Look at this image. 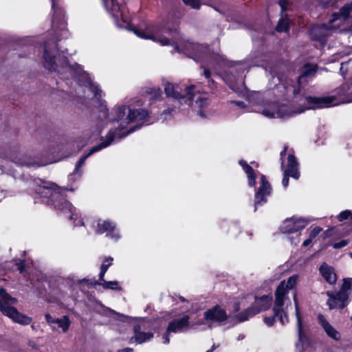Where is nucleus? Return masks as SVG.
I'll list each match as a JSON object with an SVG mask.
<instances>
[{
  "label": "nucleus",
  "instance_id": "f257e3e1",
  "mask_svg": "<svg viewBox=\"0 0 352 352\" xmlns=\"http://www.w3.org/2000/svg\"><path fill=\"white\" fill-rule=\"evenodd\" d=\"M52 26L56 38H49L44 43L42 61L43 67L51 72H56L59 80H65L67 85H73L75 82L77 85L76 94L78 97H82V93L86 94L87 92H91L93 98L100 103L98 120L96 122L98 133L109 122H115L114 126L101 139V143L92 147L77 162L74 172L68 177L69 181L74 182L81 177V168L89 156L108 147L113 141L125 138L142 125L148 124L149 116L148 111L137 109L130 102L129 104L116 105L112 109L113 115L111 116L107 106L101 102L104 94L99 85L92 81L89 74L80 65H70L64 52L62 54L59 52L57 41L60 40V36L66 38L68 34L65 12H52Z\"/></svg>",
  "mask_w": 352,
  "mask_h": 352
},
{
  "label": "nucleus",
  "instance_id": "f03ea898",
  "mask_svg": "<svg viewBox=\"0 0 352 352\" xmlns=\"http://www.w3.org/2000/svg\"><path fill=\"white\" fill-rule=\"evenodd\" d=\"M103 6L120 28L133 32L137 36L151 40L162 46H171V53L182 54L197 62H206L215 69L225 61L218 52H210L206 46L186 39L176 25L172 28L160 24L149 23L144 27H133L124 15L123 8L117 0H102Z\"/></svg>",
  "mask_w": 352,
  "mask_h": 352
},
{
  "label": "nucleus",
  "instance_id": "7ed1b4c3",
  "mask_svg": "<svg viewBox=\"0 0 352 352\" xmlns=\"http://www.w3.org/2000/svg\"><path fill=\"white\" fill-rule=\"evenodd\" d=\"M164 91L167 97L173 100V107L164 110L165 115H170L186 109L185 106L190 107L201 118H208L212 114L209 102L204 95L199 94L196 86L186 84L166 82Z\"/></svg>",
  "mask_w": 352,
  "mask_h": 352
},
{
  "label": "nucleus",
  "instance_id": "20e7f679",
  "mask_svg": "<svg viewBox=\"0 0 352 352\" xmlns=\"http://www.w3.org/2000/svg\"><path fill=\"white\" fill-rule=\"evenodd\" d=\"M63 189L55 184L46 185L44 184L36 190V192L43 198L47 199V202L54 206V208L60 210L63 214L73 221L74 226H84L85 221L80 212L68 202L62 194Z\"/></svg>",
  "mask_w": 352,
  "mask_h": 352
},
{
  "label": "nucleus",
  "instance_id": "39448f33",
  "mask_svg": "<svg viewBox=\"0 0 352 352\" xmlns=\"http://www.w3.org/2000/svg\"><path fill=\"white\" fill-rule=\"evenodd\" d=\"M298 280V275H293L286 282L282 281L276 290L274 309L277 316L280 315V321L283 324L288 322L286 309L292 305L288 296L289 291L296 286Z\"/></svg>",
  "mask_w": 352,
  "mask_h": 352
},
{
  "label": "nucleus",
  "instance_id": "423d86ee",
  "mask_svg": "<svg viewBox=\"0 0 352 352\" xmlns=\"http://www.w3.org/2000/svg\"><path fill=\"white\" fill-rule=\"evenodd\" d=\"M17 300L10 296L3 289H0V311L2 314L14 322L22 325H28L31 323L32 318L20 313L12 305L16 304Z\"/></svg>",
  "mask_w": 352,
  "mask_h": 352
},
{
  "label": "nucleus",
  "instance_id": "0eeeda50",
  "mask_svg": "<svg viewBox=\"0 0 352 352\" xmlns=\"http://www.w3.org/2000/svg\"><path fill=\"white\" fill-rule=\"evenodd\" d=\"M329 24L333 32L350 31L352 29V2L345 4L332 14Z\"/></svg>",
  "mask_w": 352,
  "mask_h": 352
},
{
  "label": "nucleus",
  "instance_id": "6e6552de",
  "mask_svg": "<svg viewBox=\"0 0 352 352\" xmlns=\"http://www.w3.org/2000/svg\"><path fill=\"white\" fill-rule=\"evenodd\" d=\"M351 283V278L344 279L342 287L338 293L334 294L331 292H327V295L329 298L327 301L329 309H342L346 305Z\"/></svg>",
  "mask_w": 352,
  "mask_h": 352
},
{
  "label": "nucleus",
  "instance_id": "1a4fd4ad",
  "mask_svg": "<svg viewBox=\"0 0 352 352\" xmlns=\"http://www.w3.org/2000/svg\"><path fill=\"white\" fill-rule=\"evenodd\" d=\"M310 219L305 217H292L285 220L280 226V230L283 233H294L296 239L292 240L290 238L292 243L297 245L300 242V232L303 230L309 223Z\"/></svg>",
  "mask_w": 352,
  "mask_h": 352
},
{
  "label": "nucleus",
  "instance_id": "9d476101",
  "mask_svg": "<svg viewBox=\"0 0 352 352\" xmlns=\"http://www.w3.org/2000/svg\"><path fill=\"white\" fill-rule=\"evenodd\" d=\"M272 302V298L270 296L264 295L261 297H256L253 305L240 313L237 316V319L240 322L245 321L259 312L270 308Z\"/></svg>",
  "mask_w": 352,
  "mask_h": 352
},
{
  "label": "nucleus",
  "instance_id": "9b49d317",
  "mask_svg": "<svg viewBox=\"0 0 352 352\" xmlns=\"http://www.w3.org/2000/svg\"><path fill=\"white\" fill-rule=\"evenodd\" d=\"M191 328L190 317L187 315L179 319L169 322L166 332L162 336L163 343L167 344L170 342L171 333H180L188 331Z\"/></svg>",
  "mask_w": 352,
  "mask_h": 352
},
{
  "label": "nucleus",
  "instance_id": "f8f14e48",
  "mask_svg": "<svg viewBox=\"0 0 352 352\" xmlns=\"http://www.w3.org/2000/svg\"><path fill=\"white\" fill-rule=\"evenodd\" d=\"M96 232L100 234L106 233V236L114 241L121 238L120 230L116 228L115 223L109 220H99Z\"/></svg>",
  "mask_w": 352,
  "mask_h": 352
},
{
  "label": "nucleus",
  "instance_id": "ddd939ff",
  "mask_svg": "<svg viewBox=\"0 0 352 352\" xmlns=\"http://www.w3.org/2000/svg\"><path fill=\"white\" fill-rule=\"evenodd\" d=\"M45 318L53 331L65 333L67 332L71 325V320L67 316L60 318H54L50 314H45Z\"/></svg>",
  "mask_w": 352,
  "mask_h": 352
},
{
  "label": "nucleus",
  "instance_id": "4468645a",
  "mask_svg": "<svg viewBox=\"0 0 352 352\" xmlns=\"http://www.w3.org/2000/svg\"><path fill=\"white\" fill-rule=\"evenodd\" d=\"M271 193V186L264 175H261L260 186L255 194L254 208L256 210L259 206L265 204L267 197Z\"/></svg>",
  "mask_w": 352,
  "mask_h": 352
},
{
  "label": "nucleus",
  "instance_id": "2eb2a0df",
  "mask_svg": "<svg viewBox=\"0 0 352 352\" xmlns=\"http://www.w3.org/2000/svg\"><path fill=\"white\" fill-rule=\"evenodd\" d=\"M333 33L329 23L327 24L313 25L309 30V34L311 38L318 41L322 45L324 44L326 38L332 35Z\"/></svg>",
  "mask_w": 352,
  "mask_h": 352
},
{
  "label": "nucleus",
  "instance_id": "dca6fc26",
  "mask_svg": "<svg viewBox=\"0 0 352 352\" xmlns=\"http://www.w3.org/2000/svg\"><path fill=\"white\" fill-rule=\"evenodd\" d=\"M204 318L208 322H219L226 320L228 314L223 308L216 305L205 311Z\"/></svg>",
  "mask_w": 352,
  "mask_h": 352
},
{
  "label": "nucleus",
  "instance_id": "f3484780",
  "mask_svg": "<svg viewBox=\"0 0 352 352\" xmlns=\"http://www.w3.org/2000/svg\"><path fill=\"white\" fill-rule=\"evenodd\" d=\"M282 169L284 173L289 174L291 177L295 179H298L300 177L298 163L294 155L292 153L288 154L285 165H284L283 162H282Z\"/></svg>",
  "mask_w": 352,
  "mask_h": 352
},
{
  "label": "nucleus",
  "instance_id": "a211bd4d",
  "mask_svg": "<svg viewBox=\"0 0 352 352\" xmlns=\"http://www.w3.org/2000/svg\"><path fill=\"white\" fill-rule=\"evenodd\" d=\"M146 329V323L144 322L141 325H135L134 327V336L130 339L131 343L142 344L147 341H149L153 338V333L152 332H144L142 329Z\"/></svg>",
  "mask_w": 352,
  "mask_h": 352
},
{
  "label": "nucleus",
  "instance_id": "6ab92c4d",
  "mask_svg": "<svg viewBox=\"0 0 352 352\" xmlns=\"http://www.w3.org/2000/svg\"><path fill=\"white\" fill-rule=\"evenodd\" d=\"M318 322L320 324L322 327L323 329L326 332V333L332 339L335 340H338L340 338V333L338 331L335 329L324 318L322 315H319L318 316Z\"/></svg>",
  "mask_w": 352,
  "mask_h": 352
},
{
  "label": "nucleus",
  "instance_id": "aec40b11",
  "mask_svg": "<svg viewBox=\"0 0 352 352\" xmlns=\"http://www.w3.org/2000/svg\"><path fill=\"white\" fill-rule=\"evenodd\" d=\"M239 164L247 175L248 186L250 187H254L256 185V175L252 167L243 160H239Z\"/></svg>",
  "mask_w": 352,
  "mask_h": 352
},
{
  "label": "nucleus",
  "instance_id": "412c9836",
  "mask_svg": "<svg viewBox=\"0 0 352 352\" xmlns=\"http://www.w3.org/2000/svg\"><path fill=\"white\" fill-rule=\"evenodd\" d=\"M320 272L322 277L329 284H333L337 280L336 274L334 270L326 263H323L320 267Z\"/></svg>",
  "mask_w": 352,
  "mask_h": 352
},
{
  "label": "nucleus",
  "instance_id": "4be33fe9",
  "mask_svg": "<svg viewBox=\"0 0 352 352\" xmlns=\"http://www.w3.org/2000/svg\"><path fill=\"white\" fill-rule=\"evenodd\" d=\"M317 72V65L315 64H306L302 68L301 74L298 77V86L301 84V80L305 78L313 77Z\"/></svg>",
  "mask_w": 352,
  "mask_h": 352
},
{
  "label": "nucleus",
  "instance_id": "5701e85b",
  "mask_svg": "<svg viewBox=\"0 0 352 352\" xmlns=\"http://www.w3.org/2000/svg\"><path fill=\"white\" fill-rule=\"evenodd\" d=\"M293 298H294V305H295V314H296V320H297L298 337H299V339L302 340L305 337V334L303 332L302 322L301 315H300L299 307H298V302L296 300V293H294Z\"/></svg>",
  "mask_w": 352,
  "mask_h": 352
},
{
  "label": "nucleus",
  "instance_id": "b1692460",
  "mask_svg": "<svg viewBox=\"0 0 352 352\" xmlns=\"http://www.w3.org/2000/svg\"><path fill=\"white\" fill-rule=\"evenodd\" d=\"M340 102H352V90L347 94L346 98L341 95L339 96V99L335 96H329V107L337 105Z\"/></svg>",
  "mask_w": 352,
  "mask_h": 352
},
{
  "label": "nucleus",
  "instance_id": "393cba45",
  "mask_svg": "<svg viewBox=\"0 0 352 352\" xmlns=\"http://www.w3.org/2000/svg\"><path fill=\"white\" fill-rule=\"evenodd\" d=\"M113 258L111 256H106L103 258L101 267L100 272L99 274V280H103L105 273L108 270L109 267L113 265Z\"/></svg>",
  "mask_w": 352,
  "mask_h": 352
},
{
  "label": "nucleus",
  "instance_id": "a878e982",
  "mask_svg": "<svg viewBox=\"0 0 352 352\" xmlns=\"http://www.w3.org/2000/svg\"><path fill=\"white\" fill-rule=\"evenodd\" d=\"M341 75L345 78H352V60L342 63L340 65Z\"/></svg>",
  "mask_w": 352,
  "mask_h": 352
},
{
  "label": "nucleus",
  "instance_id": "bb28decb",
  "mask_svg": "<svg viewBox=\"0 0 352 352\" xmlns=\"http://www.w3.org/2000/svg\"><path fill=\"white\" fill-rule=\"evenodd\" d=\"M100 281L101 283L97 282L96 284L101 285L104 289H110L115 291H120L122 289L119 284V282L117 280L106 281L103 279V280Z\"/></svg>",
  "mask_w": 352,
  "mask_h": 352
},
{
  "label": "nucleus",
  "instance_id": "cd10ccee",
  "mask_svg": "<svg viewBox=\"0 0 352 352\" xmlns=\"http://www.w3.org/2000/svg\"><path fill=\"white\" fill-rule=\"evenodd\" d=\"M289 25V20L282 16L277 24L276 30L278 32H286L288 30Z\"/></svg>",
  "mask_w": 352,
  "mask_h": 352
},
{
  "label": "nucleus",
  "instance_id": "c85d7f7f",
  "mask_svg": "<svg viewBox=\"0 0 352 352\" xmlns=\"http://www.w3.org/2000/svg\"><path fill=\"white\" fill-rule=\"evenodd\" d=\"M251 66H259V64H258L256 61H251L249 63V61H245L244 63H239L236 65V69H245L248 67Z\"/></svg>",
  "mask_w": 352,
  "mask_h": 352
},
{
  "label": "nucleus",
  "instance_id": "c756f323",
  "mask_svg": "<svg viewBox=\"0 0 352 352\" xmlns=\"http://www.w3.org/2000/svg\"><path fill=\"white\" fill-rule=\"evenodd\" d=\"M337 218L339 221H342L349 218L352 219V211L350 210H344L338 214Z\"/></svg>",
  "mask_w": 352,
  "mask_h": 352
},
{
  "label": "nucleus",
  "instance_id": "7c9ffc66",
  "mask_svg": "<svg viewBox=\"0 0 352 352\" xmlns=\"http://www.w3.org/2000/svg\"><path fill=\"white\" fill-rule=\"evenodd\" d=\"M228 83L230 87L235 91H241L243 89V80L242 76L239 79V86L235 85L234 83H233L231 81Z\"/></svg>",
  "mask_w": 352,
  "mask_h": 352
},
{
  "label": "nucleus",
  "instance_id": "2f4dec72",
  "mask_svg": "<svg viewBox=\"0 0 352 352\" xmlns=\"http://www.w3.org/2000/svg\"><path fill=\"white\" fill-rule=\"evenodd\" d=\"M184 3L193 9L200 8V0H183Z\"/></svg>",
  "mask_w": 352,
  "mask_h": 352
},
{
  "label": "nucleus",
  "instance_id": "473e14b6",
  "mask_svg": "<svg viewBox=\"0 0 352 352\" xmlns=\"http://www.w3.org/2000/svg\"><path fill=\"white\" fill-rule=\"evenodd\" d=\"M273 311L274 312V315L273 316L265 317L264 318L265 323L269 327L273 325L275 320V318H278L280 319V315L277 316L274 309Z\"/></svg>",
  "mask_w": 352,
  "mask_h": 352
},
{
  "label": "nucleus",
  "instance_id": "72a5a7b5",
  "mask_svg": "<svg viewBox=\"0 0 352 352\" xmlns=\"http://www.w3.org/2000/svg\"><path fill=\"white\" fill-rule=\"evenodd\" d=\"M321 231H322V228L320 227L317 226V227L314 228L309 233V237H311V239H314L320 233Z\"/></svg>",
  "mask_w": 352,
  "mask_h": 352
},
{
  "label": "nucleus",
  "instance_id": "f704fd0d",
  "mask_svg": "<svg viewBox=\"0 0 352 352\" xmlns=\"http://www.w3.org/2000/svg\"><path fill=\"white\" fill-rule=\"evenodd\" d=\"M289 1L288 0H278V4L280 7L281 12H285L288 9L289 6Z\"/></svg>",
  "mask_w": 352,
  "mask_h": 352
},
{
  "label": "nucleus",
  "instance_id": "c9c22d12",
  "mask_svg": "<svg viewBox=\"0 0 352 352\" xmlns=\"http://www.w3.org/2000/svg\"><path fill=\"white\" fill-rule=\"evenodd\" d=\"M149 94L151 95L152 98H157L160 96L161 91L159 88H152L151 89Z\"/></svg>",
  "mask_w": 352,
  "mask_h": 352
},
{
  "label": "nucleus",
  "instance_id": "e433bc0d",
  "mask_svg": "<svg viewBox=\"0 0 352 352\" xmlns=\"http://www.w3.org/2000/svg\"><path fill=\"white\" fill-rule=\"evenodd\" d=\"M323 7H329L334 4L337 0H318Z\"/></svg>",
  "mask_w": 352,
  "mask_h": 352
},
{
  "label": "nucleus",
  "instance_id": "4c0bfd02",
  "mask_svg": "<svg viewBox=\"0 0 352 352\" xmlns=\"http://www.w3.org/2000/svg\"><path fill=\"white\" fill-rule=\"evenodd\" d=\"M15 264L17 266V270L20 272L21 274L24 272V262L23 261H15Z\"/></svg>",
  "mask_w": 352,
  "mask_h": 352
},
{
  "label": "nucleus",
  "instance_id": "58836bf2",
  "mask_svg": "<svg viewBox=\"0 0 352 352\" xmlns=\"http://www.w3.org/2000/svg\"><path fill=\"white\" fill-rule=\"evenodd\" d=\"M348 244V242L346 240H342L340 242H338V243H335L333 245V247L336 249H338V248H343L344 246H346V245Z\"/></svg>",
  "mask_w": 352,
  "mask_h": 352
},
{
  "label": "nucleus",
  "instance_id": "ea45409f",
  "mask_svg": "<svg viewBox=\"0 0 352 352\" xmlns=\"http://www.w3.org/2000/svg\"><path fill=\"white\" fill-rule=\"evenodd\" d=\"M291 177L289 174H285L283 173V179L282 184L285 188H286L289 184V177Z\"/></svg>",
  "mask_w": 352,
  "mask_h": 352
},
{
  "label": "nucleus",
  "instance_id": "a19ab883",
  "mask_svg": "<svg viewBox=\"0 0 352 352\" xmlns=\"http://www.w3.org/2000/svg\"><path fill=\"white\" fill-rule=\"evenodd\" d=\"M232 103L235 104L237 107H239L241 109H244L246 107L245 103L241 101H232Z\"/></svg>",
  "mask_w": 352,
  "mask_h": 352
},
{
  "label": "nucleus",
  "instance_id": "79ce46f5",
  "mask_svg": "<svg viewBox=\"0 0 352 352\" xmlns=\"http://www.w3.org/2000/svg\"><path fill=\"white\" fill-rule=\"evenodd\" d=\"M110 312L112 313L114 315H116L118 316V319L120 320H123L122 318H126L127 316H125L124 315H121L120 314H116V312H114L112 310H110Z\"/></svg>",
  "mask_w": 352,
  "mask_h": 352
},
{
  "label": "nucleus",
  "instance_id": "37998d69",
  "mask_svg": "<svg viewBox=\"0 0 352 352\" xmlns=\"http://www.w3.org/2000/svg\"><path fill=\"white\" fill-rule=\"evenodd\" d=\"M313 239H311V237H309V239H307V240H305L304 242H303V246L304 247H307L308 246L312 241Z\"/></svg>",
  "mask_w": 352,
  "mask_h": 352
},
{
  "label": "nucleus",
  "instance_id": "c03bdc74",
  "mask_svg": "<svg viewBox=\"0 0 352 352\" xmlns=\"http://www.w3.org/2000/svg\"><path fill=\"white\" fill-rule=\"evenodd\" d=\"M204 76L206 78H209L210 76V72L208 69H205L204 72Z\"/></svg>",
  "mask_w": 352,
  "mask_h": 352
},
{
  "label": "nucleus",
  "instance_id": "a18cd8bd",
  "mask_svg": "<svg viewBox=\"0 0 352 352\" xmlns=\"http://www.w3.org/2000/svg\"><path fill=\"white\" fill-rule=\"evenodd\" d=\"M240 309L239 303L235 302L234 305V311H238Z\"/></svg>",
  "mask_w": 352,
  "mask_h": 352
},
{
  "label": "nucleus",
  "instance_id": "49530a36",
  "mask_svg": "<svg viewBox=\"0 0 352 352\" xmlns=\"http://www.w3.org/2000/svg\"><path fill=\"white\" fill-rule=\"evenodd\" d=\"M132 349H130V348H126L123 350H121V351H118V352H132Z\"/></svg>",
  "mask_w": 352,
  "mask_h": 352
},
{
  "label": "nucleus",
  "instance_id": "de8ad7c7",
  "mask_svg": "<svg viewBox=\"0 0 352 352\" xmlns=\"http://www.w3.org/2000/svg\"><path fill=\"white\" fill-rule=\"evenodd\" d=\"M217 348V346L213 344L212 346L211 347V349H208V351H206V352H213L214 350Z\"/></svg>",
  "mask_w": 352,
  "mask_h": 352
},
{
  "label": "nucleus",
  "instance_id": "09e8293b",
  "mask_svg": "<svg viewBox=\"0 0 352 352\" xmlns=\"http://www.w3.org/2000/svg\"><path fill=\"white\" fill-rule=\"evenodd\" d=\"M21 164L22 165H27V166H32V164L30 162H21Z\"/></svg>",
  "mask_w": 352,
  "mask_h": 352
},
{
  "label": "nucleus",
  "instance_id": "8fccbe9b",
  "mask_svg": "<svg viewBox=\"0 0 352 352\" xmlns=\"http://www.w3.org/2000/svg\"><path fill=\"white\" fill-rule=\"evenodd\" d=\"M285 154H286V148H285V150L280 153L281 159H283V155Z\"/></svg>",
  "mask_w": 352,
  "mask_h": 352
},
{
  "label": "nucleus",
  "instance_id": "3c124183",
  "mask_svg": "<svg viewBox=\"0 0 352 352\" xmlns=\"http://www.w3.org/2000/svg\"><path fill=\"white\" fill-rule=\"evenodd\" d=\"M270 73L273 76V78H274V75L276 74V72L272 69L271 71H270Z\"/></svg>",
  "mask_w": 352,
  "mask_h": 352
},
{
  "label": "nucleus",
  "instance_id": "603ef678",
  "mask_svg": "<svg viewBox=\"0 0 352 352\" xmlns=\"http://www.w3.org/2000/svg\"><path fill=\"white\" fill-rule=\"evenodd\" d=\"M179 299L182 302H186V300L184 297H182V296H179Z\"/></svg>",
  "mask_w": 352,
  "mask_h": 352
},
{
  "label": "nucleus",
  "instance_id": "864d4df0",
  "mask_svg": "<svg viewBox=\"0 0 352 352\" xmlns=\"http://www.w3.org/2000/svg\"><path fill=\"white\" fill-rule=\"evenodd\" d=\"M345 88H346V85H343L341 89H342V90H344L345 91H346Z\"/></svg>",
  "mask_w": 352,
  "mask_h": 352
},
{
  "label": "nucleus",
  "instance_id": "5fc2aeb1",
  "mask_svg": "<svg viewBox=\"0 0 352 352\" xmlns=\"http://www.w3.org/2000/svg\"><path fill=\"white\" fill-rule=\"evenodd\" d=\"M188 308H186V309L182 310V312H185V311H188Z\"/></svg>",
  "mask_w": 352,
  "mask_h": 352
},
{
  "label": "nucleus",
  "instance_id": "6e6d98bb",
  "mask_svg": "<svg viewBox=\"0 0 352 352\" xmlns=\"http://www.w3.org/2000/svg\"><path fill=\"white\" fill-rule=\"evenodd\" d=\"M352 52V50H350L349 52H347V54H350Z\"/></svg>",
  "mask_w": 352,
  "mask_h": 352
},
{
  "label": "nucleus",
  "instance_id": "4d7b16f0",
  "mask_svg": "<svg viewBox=\"0 0 352 352\" xmlns=\"http://www.w3.org/2000/svg\"><path fill=\"white\" fill-rule=\"evenodd\" d=\"M351 257L352 258V252L350 254Z\"/></svg>",
  "mask_w": 352,
  "mask_h": 352
},
{
  "label": "nucleus",
  "instance_id": "13d9d810",
  "mask_svg": "<svg viewBox=\"0 0 352 352\" xmlns=\"http://www.w3.org/2000/svg\"><path fill=\"white\" fill-rule=\"evenodd\" d=\"M351 320H352V316H351Z\"/></svg>",
  "mask_w": 352,
  "mask_h": 352
}]
</instances>
